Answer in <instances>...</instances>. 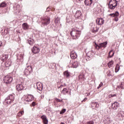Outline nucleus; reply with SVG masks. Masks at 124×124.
I'll use <instances>...</instances> for the list:
<instances>
[{"instance_id":"nucleus-1","label":"nucleus","mask_w":124,"mask_h":124,"mask_svg":"<svg viewBox=\"0 0 124 124\" xmlns=\"http://www.w3.org/2000/svg\"><path fill=\"white\" fill-rule=\"evenodd\" d=\"M73 39H78L81 35V30L77 27H75L72 29V31L70 33Z\"/></svg>"},{"instance_id":"nucleus-2","label":"nucleus","mask_w":124,"mask_h":124,"mask_svg":"<svg viewBox=\"0 0 124 124\" xmlns=\"http://www.w3.org/2000/svg\"><path fill=\"white\" fill-rule=\"evenodd\" d=\"M107 44H108L107 41L100 43L99 45H97L96 43H95L94 46L95 49L98 51V50L101 49V48H106Z\"/></svg>"},{"instance_id":"nucleus-3","label":"nucleus","mask_w":124,"mask_h":124,"mask_svg":"<svg viewBox=\"0 0 124 124\" xmlns=\"http://www.w3.org/2000/svg\"><path fill=\"white\" fill-rule=\"evenodd\" d=\"M118 6V2L116 0H110L108 3V7L110 9H114Z\"/></svg>"},{"instance_id":"nucleus-4","label":"nucleus","mask_w":124,"mask_h":124,"mask_svg":"<svg viewBox=\"0 0 124 124\" xmlns=\"http://www.w3.org/2000/svg\"><path fill=\"white\" fill-rule=\"evenodd\" d=\"M50 17H46L43 18L42 20V25L44 27H45V26H48L50 24Z\"/></svg>"},{"instance_id":"nucleus-5","label":"nucleus","mask_w":124,"mask_h":124,"mask_svg":"<svg viewBox=\"0 0 124 124\" xmlns=\"http://www.w3.org/2000/svg\"><path fill=\"white\" fill-rule=\"evenodd\" d=\"M90 26L91 27L90 29L92 32L95 33L98 31L99 28H97V26L95 25V24L92 23L90 24Z\"/></svg>"},{"instance_id":"nucleus-6","label":"nucleus","mask_w":124,"mask_h":124,"mask_svg":"<svg viewBox=\"0 0 124 124\" xmlns=\"http://www.w3.org/2000/svg\"><path fill=\"white\" fill-rule=\"evenodd\" d=\"M32 72V67L31 66H28L25 69L24 73L26 76L30 75Z\"/></svg>"},{"instance_id":"nucleus-7","label":"nucleus","mask_w":124,"mask_h":124,"mask_svg":"<svg viewBox=\"0 0 124 124\" xmlns=\"http://www.w3.org/2000/svg\"><path fill=\"white\" fill-rule=\"evenodd\" d=\"M13 78L10 76H6L4 79V83L5 84H10L12 82Z\"/></svg>"},{"instance_id":"nucleus-8","label":"nucleus","mask_w":124,"mask_h":124,"mask_svg":"<svg viewBox=\"0 0 124 124\" xmlns=\"http://www.w3.org/2000/svg\"><path fill=\"white\" fill-rule=\"evenodd\" d=\"M119 107H120V103L118 102H115L111 104V108L114 109V110H117Z\"/></svg>"},{"instance_id":"nucleus-9","label":"nucleus","mask_w":124,"mask_h":124,"mask_svg":"<svg viewBox=\"0 0 124 124\" xmlns=\"http://www.w3.org/2000/svg\"><path fill=\"white\" fill-rule=\"evenodd\" d=\"M31 51L33 54H38V53L40 52V49L38 47L34 46L31 49Z\"/></svg>"},{"instance_id":"nucleus-10","label":"nucleus","mask_w":124,"mask_h":124,"mask_svg":"<svg viewBox=\"0 0 124 124\" xmlns=\"http://www.w3.org/2000/svg\"><path fill=\"white\" fill-rule=\"evenodd\" d=\"M96 23L97 25L101 26V25H103L104 23V19L103 18H98L96 19Z\"/></svg>"},{"instance_id":"nucleus-11","label":"nucleus","mask_w":124,"mask_h":124,"mask_svg":"<svg viewBox=\"0 0 124 124\" xmlns=\"http://www.w3.org/2000/svg\"><path fill=\"white\" fill-rule=\"evenodd\" d=\"M24 88H25V87L22 83L18 84L16 86V90L18 92H21V91H23V90H24Z\"/></svg>"},{"instance_id":"nucleus-12","label":"nucleus","mask_w":124,"mask_h":124,"mask_svg":"<svg viewBox=\"0 0 124 124\" xmlns=\"http://www.w3.org/2000/svg\"><path fill=\"white\" fill-rule=\"evenodd\" d=\"M75 17L76 19H81V17H82V12L81 11H77L75 15Z\"/></svg>"},{"instance_id":"nucleus-13","label":"nucleus","mask_w":124,"mask_h":124,"mask_svg":"<svg viewBox=\"0 0 124 124\" xmlns=\"http://www.w3.org/2000/svg\"><path fill=\"white\" fill-rule=\"evenodd\" d=\"M78 78L79 81H85L86 80V77H85V74L82 73L78 76Z\"/></svg>"},{"instance_id":"nucleus-14","label":"nucleus","mask_w":124,"mask_h":124,"mask_svg":"<svg viewBox=\"0 0 124 124\" xmlns=\"http://www.w3.org/2000/svg\"><path fill=\"white\" fill-rule=\"evenodd\" d=\"M70 57L72 60H75L77 58V54L75 53V51H72L70 53Z\"/></svg>"},{"instance_id":"nucleus-15","label":"nucleus","mask_w":124,"mask_h":124,"mask_svg":"<svg viewBox=\"0 0 124 124\" xmlns=\"http://www.w3.org/2000/svg\"><path fill=\"white\" fill-rule=\"evenodd\" d=\"M92 3H93V0H84V4H85L86 6H91Z\"/></svg>"},{"instance_id":"nucleus-16","label":"nucleus","mask_w":124,"mask_h":124,"mask_svg":"<svg viewBox=\"0 0 124 124\" xmlns=\"http://www.w3.org/2000/svg\"><path fill=\"white\" fill-rule=\"evenodd\" d=\"M32 100H33V96L31 95H29L25 99V101L27 102H30V101H32Z\"/></svg>"},{"instance_id":"nucleus-17","label":"nucleus","mask_w":124,"mask_h":124,"mask_svg":"<svg viewBox=\"0 0 124 124\" xmlns=\"http://www.w3.org/2000/svg\"><path fill=\"white\" fill-rule=\"evenodd\" d=\"M41 119L43 120V123L44 124H48V119H47V117L46 115H43L41 116Z\"/></svg>"},{"instance_id":"nucleus-18","label":"nucleus","mask_w":124,"mask_h":124,"mask_svg":"<svg viewBox=\"0 0 124 124\" xmlns=\"http://www.w3.org/2000/svg\"><path fill=\"white\" fill-rule=\"evenodd\" d=\"M28 43L31 46H32L34 44V40L33 39L30 38L27 40Z\"/></svg>"},{"instance_id":"nucleus-19","label":"nucleus","mask_w":124,"mask_h":124,"mask_svg":"<svg viewBox=\"0 0 124 124\" xmlns=\"http://www.w3.org/2000/svg\"><path fill=\"white\" fill-rule=\"evenodd\" d=\"M86 60L87 61H89V58L88 59V58H89V59H91V58H92V57H93V54L92 53V51H89L86 54Z\"/></svg>"},{"instance_id":"nucleus-20","label":"nucleus","mask_w":124,"mask_h":124,"mask_svg":"<svg viewBox=\"0 0 124 124\" xmlns=\"http://www.w3.org/2000/svg\"><path fill=\"white\" fill-rule=\"evenodd\" d=\"M22 28L24 31H28L29 30V25L27 23H24L22 24Z\"/></svg>"},{"instance_id":"nucleus-21","label":"nucleus","mask_w":124,"mask_h":124,"mask_svg":"<svg viewBox=\"0 0 124 124\" xmlns=\"http://www.w3.org/2000/svg\"><path fill=\"white\" fill-rule=\"evenodd\" d=\"M12 62L11 60L9 59L7 61H6L5 63V65L6 67H9L11 65Z\"/></svg>"},{"instance_id":"nucleus-22","label":"nucleus","mask_w":124,"mask_h":124,"mask_svg":"<svg viewBox=\"0 0 124 124\" xmlns=\"http://www.w3.org/2000/svg\"><path fill=\"white\" fill-rule=\"evenodd\" d=\"M2 62H5L7 59H8V55L7 54H3L2 55Z\"/></svg>"},{"instance_id":"nucleus-23","label":"nucleus","mask_w":124,"mask_h":124,"mask_svg":"<svg viewBox=\"0 0 124 124\" xmlns=\"http://www.w3.org/2000/svg\"><path fill=\"white\" fill-rule=\"evenodd\" d=\"M120 15L119 12L116 11L115 13L110 14L109 15V16H111V17H118Z\"/></svg>"},{"instance_id":"nucleus-24","label":"nucleus","mask_w":124,"mask_h":124,"mask_svg":"<svg viewBox=\"0 0 124 124\" xmlns=\"http://www.w3.org/2000/svg\"><path fill=\"white\" fill-rule=\"evenodd\" d=\"M5 102L6 103H7V104H11V103L13 102V101L11 100L8 97H7V98L5 99Z\"/></svg>"},{"instance_id":"nucleus-25","label":"nucleus","mask_w":124,"mask_h":124,"mask_svg":"<svg viewBox=\"0 0 124 124\" xmlns=\"http://www.w3.org/2000/svg\"><path fill=\"white\" fill-rule=\"evenodd\" d=\"M79 65V63L77 62H75L73 63L72 65V67H73L74 68H77Z\"/></svg>"},{"instance_id":"nucleus-26","label":"nucleus","mask_w":124,"mask_h":124,"mask_svg":"<svg viewBox=\"0 0 124 124\" xmlns=\"http://www.w3.org/2000/svg\"><path fill=\"white\" fill-rule=\"evenodd\" d=\"M17 62H19V61H21L24 58V56H23V54H18L17 55Z\"/></svg>"},{"instance_id":"nucleus-27","label":"nucleus","mask_w":124,"mask_h":124,"mask_svg":"<svg viewBox=\"0 0 124 124\" xmlns=\"http://www.w3.org/2000/svg\"><path fill=\"white\" fill-rule=\"evenodd\" d=\"M37 89L41 92L43 90L42 84H39V83L37 84Z\"/></svg>"},{"instance_id":"nucleus-28","label":"nucleus","mask_w":124,"mask_h":124,"mask_svg":"<svg viewBox=\"0 0 124 124\" xmlns=\"http://www.w3.org/2000/svg\"><path fill=\"white\" fill-rule=\"evenodd\" d=\"M12 101H14V99H15V95L14 94H11L8 97Z\"/></svg>"},{"instance_id":"nucleus-29","label":"nucleus","mask_w":124,"mask_h":124,"mask_svg":"<svg viewBox=\"0 0 124 124\" xmlns=\"http://www.w3.org/2000/svg\"><path fill=\"white\" fill-rule=\"evenodd\" d=\"M92 107H95V108H98L99 107V104L97 102H93L92 104Z\"/></svg>"},{"instance_id":"nucleus-30","label":"nucleus","mask_w":124,"mask_h":124,"mask_svg":"<svg viewBox=\"0 0 124 124\" xmlns=\"http://www.w3.org/2000/svg\"><path fill=\"white\" fill-rule=\"evenodd\" d=\"M63 75L66 77V78H68L69 76H70V74H69V72H68V71H65L63 72Z\"/></svg>"},{"instance_id":"nucleus-31","label":"nucleus","mask_w":124,"mask_h":124,"mask_svg":"<svg viewBox=\"0 0 124 124\" xmlns=\"http://www.w3.org/2000/svg\"><path fill=\"white\" fill-rule=\"evenodd\" d=\"M6 6H7V4L5 2H2L0 4V8L6 7Z\"/></svg>"},{"instance_id":"nucleus-32","label":"nucleus","mask_w":124,"mask_h":124,"mask_svg":"<svg viewBox=\"0 0 124 124\" xmlns=\"http://www.w3.org/2000/svg\"><path fill=\"white\" fill-rule=\"evenodd\" d=\"M108 66L109 68H110V67H112V66H113V65H114V61H110L108 64Z\"/></svg>"},{"instance_id":"nucleus-33","label":"nucleus","mask_w":124,"mask_h":124,"mask_svg":"<svg viewBox=\"0 0 124 124\" xmlns=\"http://www.w3.org/2000/svg\"><path fill=\"white\" fill-rule=\"evenodd\" d=\"M114 54H115V53L113 52V50H110L108 53L109 58H112L114 56Z\"/></svg>"},{"instance_id":"nucleus-34","label":"nucleus","mask_w":124,"mask_h":124,"mask_svg":"<svg viewBox=\"0 0 124 124\" xmlns=\"http://www.w3.org/2000/svg\"><path fill=\"white\" fill-rule=\"evenodd\" d=\"M67 93H68V91H67L66 88H64L62 91V94H66Z\"/></svg>"},{"instance_id":"nucleus-35","label":"nucleus","mask_w":124,"mask_h":124,"mask_svg":"<svg viewBox=\"0 0 124 124\" xmlns=\"http://www.w3.org/2000/svg\"><path fill=\"white\" fill-rule=\"evenodd\" d=\"M119 70H120V65H119V64H117L116 66H115V72H118Z\"/></svg>"},{"instance_id":"nucleus-36","label":"nucleus","mask_w":124,"mask_h":124,"mask_svg":"<svg viewBox=\"0 0 124 124\" xmlns=\"http://www.w3.org/2000/svg\"><path fill=\"white\" fill-rule=\"evenodd\" d=\"M106 121L108 124H111L112 123V120H111L109 118H106Z\"/></svg>"},{"instance_id":"nucleus-37","label":"nucleus","mask_w":124,"mask_h":124,"mask_svg":"<svg viewBox=\"0 0 124 124\" xmlns=\"http://www.w3.org/2000/svg\"><path fill=\"white\" fill-rule=\"evenodd\" d=\"M19 7H20V5L17 4L16 6H14L13 8L16 11V10H19Z\"/></svg>"},{"instance_id":"nucleus-38","label":"nucleus","mask_w":124,"mask_h":124,"mask_svg":"<svg viewBox=\"0 0 124 124\" xmlns=\"http://www.w3.org/2000/svg\"><path fill=\"white\" fill-rule=\"evenodd\" d=\"M118 89H122V90H124V86H123V82L121 83V85L118 86Z\"/></svg>"},{"instance_id":"nucleus-39","label":"nucleus","mask_w":124,"mask_h":124,"mask_svg":"<svg viewBox=\"0 0 124 124\" xmlns=\"http://www.w3.org/2000/svg\"><path fill=\"white\" fill-rule=\"evenodd\" d=\"M55 100L57 102H63L62 99L60 100V99H58L57 98H55Z\"/></svg>"},{"instance_id":"nucleus-40","label":"nucleus","mask_w":124,"mask_h":124,"mask_svg":"<svg viewBox=\"0 0 124 124\" xmlns=\"http://www.w3.org/2000/svg\"><path fill=\"white\" fill-rule=\"evenodd\" d=\"M65 111H66V109H62V111L60 112V114H63L64 113H65Z\"/></svg>"},{"instance_id":"nucleus-41","label":"nucleus","mask_w":124,"mask_h":124,"mask_svg":"<svg viewBox=\"0 0 124 124\" xmlns=\"http://www.w3.org/2000/svg\"><path fill=\"white\" fill-rule=\"evenodd\" d=\"M103 86V83L101 82L100 84L99 85L98 87H97V89H99L100 88H101Z\"/></svg>"},{"instance_id":"nucleus-42","label":"nucleus","mask_w":124,"mask_h":124,"mask_svg":"<svg viewBox=\"0 0 124 124\" xmlns=\"http://www.w3.org/2000/svg\"><path fill=\"white\" fill-rule=\"evenodd\" d=\"M60 20L59 18H57L55 19V23H60Z\"/></svg>"},{"instance_id":"nucleus-43","label":"nucleus","mask_w":124,"mask_h":124,"mask_svg":"<svg viewBox=\"0 0 124 124\" xmlns=\"http://www.w3.org/2000/svg\"><path fill=\"white\" fill-rule=\"evenodd\" d=\"M87 124H94V122L93 121H90L87 122Z\"/></svg>"},{"instance_id":"nucleus-44","label":"nucleus","mask_w":124,"mask_h":124,"mask_svg":"<svg viewBox=\"0 0 124 124\" xmlns=\"http://www.w3.org/2000/svg\"><path fill=\"white\" fill-rule=\"evenodd\" d=\"M109 96H110V97H114L115 96H117V94H111L110 95H109Z\"/></svg>"},{"instance_id":"nucleus-45","label":"nucleus","mask_w":124,"mask_h":124,"mask_svg":"<svg viewBox=\"0 0 124 124\" xmlns=\"http://www.w3.org/2000/svg\"><path fill=\"white\" fill-rule=\"evenodd\" d=\"M115 18H114V21H115V22H118V21H119V18H118V16H114Z\"/></svg>"},{"instance_id":"nucleus-46","label":"nucleus","mask_w":124,"mask_h":124,"mask_svg":"<svg viewBox=\"0 0 124 124\" xmlns=\"http://www.w3.org/2000/svg\"><path fill=\"white\" fill-rule=\"evenodd\" d=\"M50 10H51V9L50 8V7H48L46 8V12H49Z\"/></svg>"},{"instance_id":"nucleus-47","label":"nucleus","mask_w":124,"mask_h":124,"mask_svg":"<svg viewBox=\"0 0 124 124\" xmlns=\"http://www.w3.org/2000/svg\"><path fill=\"white\" fill-rule=\"evenodd\" d=\"M19 113H20V115H21V116H23V115H24V110H21L19 111Z\"/></svg>"},{"instance_id":"nucleus-48","label":"nucleus","mask_w":124,"mask_h":124,"mask_svg":"<svg viewBox=\"0 0 124 124\" xmlns=\"http://www.w3.org/2000/svg\"><path fill=\"white\" fill-rule=\"evenodd\" d=\"M88 98H85L81 102H85V101H86V100H87Z\"/></svg>"},{"instance_id":"nucleus-49","label":"nucleus","mask_w":124,"mask_h":124,"mask_svg":"<svg viewBox=\"0 0 124 124\" xmlns=\"http://www.w3.org/2000/svg\"><path fill=\"white\" fill-rule=\"evenodd\" d=\"M3 44H2V42L0 41V47H2Z\"/></svg>"},{"instance_id":"nucleus-50","label":"nucleus","mask_w":124,"mask_h":124,"mask_svg":"<svg viewBox=\"0 0 124 124\" xmlns=\"http://www.w3.org/2000/svg\"><path fill=\"white\" fill-rule=\"evenodd\" d=\"M17 116H18V117H22V115H21V113H20L19 112L17 114Z\"/></svg>"},{"instance_id":"nucleus-51","label":"nucleus","mask_w":124,"mask_h":124,"mask_svg":"<svg viewBox=\"0 0 124 124\" xmlns=\"http://www.w3.org/2000/svg\"><path fill=\"white\" fill-rule=\"evenodd\" d=\"M32 106H33V107L35 106V102H33L32 103Z\"/></svg>"},{"instance_id":"nucleus-52","label":"nucleus","mask_w":124,"mask_h":124,"mask_svg":"<svg viewBox=\"0 0 124 124\" xmlns=\"http://www.w3.org/2000/svg\"><path fill=\"white\" fill-rule=\"evenodd\" d=\"M62 87H63V85H60V88H61V89L62 88Z\"/></svg>"},{"instance_id":"nucleus-53","label":"nucleus","mask_w":124,"mask_h":124,"mask_svg":"<svg viewBox=\"0 0 124 124\" xmlns=\"http://www.w3.org/2000/svg\"><path fill=\"white\" fill-rule=\"evenodd\" d=\"M81 23H84V20H81Z\"/></svg>"},{"instance_id":"nucleus-54","label":"nucleus","mask_w":124,"mask_h":124,"mask_svg":"<svg viewBox=\"0 0 124 124\" xmlns=\"http://www.w3.org/2000/svg\"><path fill=\"white\" fill-rule=\"evenodd\" d=\"M58 89H61V87H60V86H59V87L58 86Z\"/></svg>"},{"instance_id":"nucleus-55","label":"nucleus","mask_w":124,"mask_h":124,"mask_svg":"<svg viewBox=\"0 0 124 124\" xmlns=\"http://www.w3.org/2000/svg\"><path fill=\"white\" fill-rule=\"evenodd\" d=\"M60 124H64V123L62 122Z\"/></svg>"},{"instance_id":"nucleus-56","label":"nucleus","mask_w":124,"mask_h":124,"mask_svg":"<svg viewBox=\"0 0 124 124\" xmlns=\"http://www.w3.org/2000/svg\"><path fill=\"white\" fill-rule=\"evenodd\" d=\"M41 97L42 98H43V97H44V96H42Z\"/></svg>"},{"instance_id":"nucleus-57","label":"nucleus","mask_w":124,"mask_h":124,"mask_svg":"<svg viewBox=\"0 0 124 124\" xmlns=\"http://www.w3.org/2000/svg\"><path fill=\"white\" fill-rule=\"evenodd\" d=\"M79 0V1H82V0Z\"/></svg>"}]
</instances>
